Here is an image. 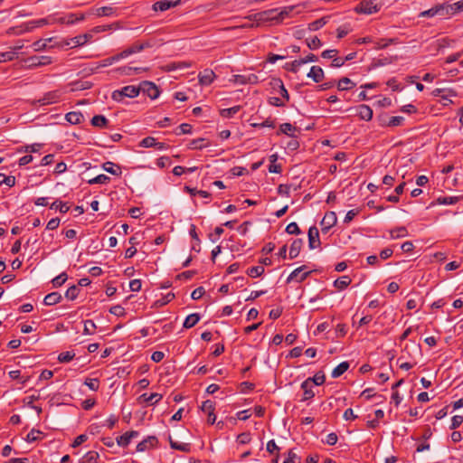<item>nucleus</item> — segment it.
Returning a JSON list of instances; mask_svg holds the SVG:
<instances>
[{
	"label": "nucleus",
	"instance_id": "obj_1",
	"mask_svg": "<svg viewBox=\"0 0 463 463\" xmlns=\"http://www.w3.org/2000/svg\"><path fill=\"white\" fill-rule=\"evenodd\" d=\"M139 94V86H125L121 90H117L112 92L111 98L115 101H121L125 97L135 98Z\"/></svg>",
	"mask_w": 463,
	"mask_h": 463
},
{
	"label": "nucleus",
	"instance_id": "obj_2",
	"mask_svg": "<svg viewBox=\"0 0 463 463\" xmlns=\"http://www.w3.org/2000/svg\"><path fill=\"white\" fill-rule=\"evenodd\" d=\"M154 46V43L151 40L144 41L141 43H135L128 48L122 51L120 53V57L122 59L128 57L129 55H132L137 52H140L145 49L151 48Z\"/></svg>",
	"mask_w": 463,
	"mask_h": 463
},
{
	"label": "nucleus",
	"instance_id": "obj_3",
	"mask_svg": "<svg viewBox=\"0 0 463 463\" xmlns=\"http://www.w3.org/2000/svg\"><path fill=\"white\" fill-rule=\"evenodd\" d=\"M143 92L151 99H156L160 95L158 87L152 81L144 80L139 84V93Z\"/></svg>",
	"mask_w": 463,
	"mask_h": 463
},
{
	"label": "nucleus",
	"instance_id": "obj_4",
	"mask_svg": "<svg viewBox=\"0 0 463 463\" xmlns=\"http://www.w3.org/2000/svg\"><path fill=\"white\" fill-rule=\"evenodd\" d=\"M379 10L380 7L373 0H362L354 8L356 13L364 14H375Z\"/></svg>",
	"mask_w": 463,
	"mask_h": 463
},
{
	"label": "nucleus",
	"instance_id": "obj_5",
	"mask_svg": "<svg viewBox=\"0 0 463 463\" xmlns=\"http://www.w3.org/2000/svg\"><path fill=\"white\" fill-rule=\"evenodd\" d=\"M24 62L26 67L35 68L50 64L52 62V59L48 56H32L26 59Z\"/></svg>",
	"mask_w": 463,
	"mask_h": 463
},
{
	"label": "nucleus",
	"instance_id": "obj_6",
	"mask_svg": "<svg viewBox=\"0 0 463 463\" xmlns=\"http://www.w3.org/2000/svg\"><path fill=\"white\" fill-rule=\"evenodd\" d=\"M337 217L335 212H327L321 221L322 232L326 233L328 231L335 225Z\"/></svg>",
	"mask_w": 463,
	"mask_h": 463
},
{
	"label": "nucleus",
	"instance_id": "obj_7",
	"mask_svg": "<svg viewBox=\"0 0 463 463\" xmlns=\"http://www.w3.org/2000/svg\"><path fill=\"white\" fill-rule=\"evenodd\" d=\"M308 247L310 250H315L320 247L321 241L319 238V232L316 226L308 229Z\"/></svg>",
	"mask_w": 463,
	"mask_h": 463
},
{
	"label": "nucleus",
	"instance_id": "obj_8",
	"mask_svg": "<svg viewBox=\"0 0 463 463\" xmlns=\"http://www.w3.org/2000/svg\"><path fill=\"white\" fill-rule=\"evenodd\" d=\"M269 85L272 90L279 91V93L285 99V101L289 100V94H288L287 89L285 88L283 81L280 79L273 78L270 80Z\"/></svg>",
	"mask_w": 463,
	"mask_h": 463
},
{
	"label": "nucleus",
	"instance_id": "obj_9",
	"mask_svg": "<svg viewBox=\"0 0 463 463\" xmlns=\"http://www.w3.org/2000/svg\"><path fill=\"white\" fill-rule=\"evenodd\" d=\"M305 269H306V266L303 265V266L298 267L296 269H294L288 276L287 282L289 283L294 279H296L298 282L304 281L311 273V271H307L300 275V272L303 271Z\"/></svg>",
	"mask_w": 463,
	"mask_h": 463
},
{
	"label": "nucleus",
	"instance_id": "obj_10",
	"mask_svg": "<svg viewBox=\"0 0 463 463\" xmlns=\"http://www.w3.org/2000/svg\"><path fill=\"white\" fill-rule=\"evenodd\" d=\"M60 99V94L57 90L49 91L43 95V98L39 99L37 102L40 106H45L56 103Z\"/></svg>",
	"mask_w": 463,
	"mask_h": 463
},
{
	"label": "nucleus",
	"instance_id": "obj_11",
	"mask_svg": "<svg viewBox=\"0 0 463 463\" xmlns=\"http://www.w3.org/2000/svg\"><path fill=\"white\" fill-rule=\"evenodd\" d=\"M158 439L156 436H149L137 446V450L139 452L146 451L151 448L156 447Z\"/></svg>",
	"mask_w": 463,
	"mask_h": 463
},
{
	"label": "nucleus",
	"instance_id": "obj_12",
	"mask_svg": "<svg viewBox=\"0 0 463 463\" xmlns=\"http://www.w3.org/2000/svg\"><path fill=\"white\" fill-rule=\"evenodd\" d=\"M198 78L200 84L208 86L213 81L215 73L211 69H205L199 73Z\"/></svg>",
	"mask_w": 463,
	"mask_h": 463
},
{
	"label": "nucleus",
	"instance_id": "obj_13",
	"mask_svg": "<svg viewBox=\"0 0 463 463\" xmlns=\"http://www.w3.org/2000/svg\"><path fill=\"white\" fill-rule=\"evenodd\" d=\"M307 77L312 79L316 83L321 82L325 77L324 71L319 66H312Z\"/></svg>",
	"mask_w": 463,
	"mask_h": 463
},
{
	"label": "nucleus",
	"instance_id": "obj_14",
	"mask_svg": "<svg viewBox=\"0 0 463 463\" xmlns=\"http://www.w3.org/2000/svg\"><path fill=\"white\" fill-rule=\"evenodd\" d=\"M437 5L438 15L440 17H448L455 14L452 4H439Z\"/></svg>",
	"mask_w": 463,
	"mask_h": 463
},
{
	"label": "nucleus",
	"instance_id": "obj_15",
	"mask_svg": "<svg viewBox=\"0 0 463 463\" xmlns=\"http://www.w3.org/2000/svg\"><path fill=\"white\" fill-rule=\"evenodd\" d=\"M356 110H357L358 116L361 119H364L366 121H369L372 119L373 110L368 105H364V104L359 105L356 108Z\"/></svg>",
	"mask_w": 463,
	"mask_h": 463
},
{
	"label": "nucleus",
	"instance_id": "obj_16",
	"mask_svg": "<svg viewBox=\"0 0 463 463\" xmlns=\"http://www.w3.org/2000/svg\"><path fill=\"white\" fill-rule=\"evenodd\" d=\"M302 245H303L302 239H296L293 241V242L290 245V249H289V259L293 260L299 255Z\"/></svg>",
	"mask_w": 463,
	"mask_h": 463
},
{
	"label": "nucleus",
	"instance_id": "obj_17",
	"mask_svg": "<svg viewBox=\"0 0 463 463\" xmlns=\"http://www.w3.org/2000/svg\"><path fill=\"white\" fill-rule=\"evenodd\" d=\"M444 92L445 90L443 89H435L434 90H432L431 94L434 97H440L444 101L443 105L448 106L449 104L452 103V100L449 99V96H454L455 94L451 90L448 91V94H444Z\"/></svg>",
	"mask_w": 463,
	"mask_h": 463
},
{
	"label": "nucleus",
	"instance_id": "obj_18",
	"mask_svg": "<svg viewBox=\"0 0 463 463\" xmlns=\"http://www.w3.org/2000/svg\"><path fill=\"white\" fill-rule=\"evenodd\" d=\"M178 3H179V0L176 2H172V1H168V0L159 1V2H156L154 4L153 8L156 11L159 10V11L164 12V11L170 9L171 7L177 5Z\"/></svg>",
	"mask_w": 463,
	"mask_h": 463
},
{
	"label": "nucleus",
	"instance_id": "obj_19",
	"mask_svg": "<svg viewBox=\"0 0 463 463\" xmlns=\"http://www.w3.org/2000/svg\"><path fill=\"white\" fill-rule=\"evenodd\" d=\"M313 384L309 382L304 381L301 383V389L304 391V395L302 398V402L312 399L315 396V392L312 390Z\"/></svg>",
	"mask_w": 463,
	"mask_h": 463
},
{
	"label": "nucleus",
	"instance_id": "obj_20",
	"mask_svg": "<svg viewBox=\"0 0 463 463\" xmlns=\"http://www.w3.org/2000/svg\"><path fill=\"white\" fill-rule=\"evenodd\" d=\"M102 168L113 175H120L122 174V171H121V167L116 164H114L113 162H110V161H108V162H105L103 165H102Z\"/></svg>",
	"mask_w": 463,
	"mask_h": 463
},
{
	"label": "nucleus",
	"instance_id": "obj_21",
	"mask_svg": "<svg viewBox=\"0 0 463 463\" xmlns=\"http://www.w3.org/2000/svg\"><path fill=\"white\" fill-rule=\"evenodd\" d=\"M201 319V316L198 313H193L186 317L184 321V328L189 329L194 327Z\"/></svg>",
	"mask_w": 463,
	"mask_h": 463
},
{
	"label": "nucleus",
	"instance_id": "obj_22",
	"mask_svg": "<svg viewBox=\"0 0 463 463\" xmlns=\"http://www.w3.org/2000/svg\"><path fill=\"white\" fill-rule=\"evenodd\" d=\"M147 69L140 68V67H130V66H123L117 69V71H118L122 75H133V73H139L141 71H146Z\"/></svg>",
	"mask_w": 463,
	"mask_h": 463
},
{
	"label": "nucleus",
	"instance_id": "obj_23",
	"mask_svg": "<svg viewBox=\"0 0 463 463\" xmlns=\"http://www.w3.org/2000/svg\"><path fill=\"white\" fill-rule=\"evenodd\" d=\"M278 12V9L275 8V9H269V10H267V11H263L261 13H259L258 14V16H259V20L260 21H270V22H275V18H276V14Z\"/></svg>",
	"mask_w": 463,
	"mask_h": 463
},
{
	"label": "nucleus",
	"instance_id": "obj_24",
	"mask_svg": "<svg viewBox=\"0 0 463 463\" xmlns=\"http://www.w3.org/2000/svg\"><path fill=\"white\" fill-rule=\"evenodd\" d=\"M61 300V295L59 292H52L45 296L43 302L46 306H52Z\"/></svg>",
	"mask_w": 463,
	"mask_h": 463
},
{
	"label": "nucleus",
	"instance_id": "obj_25",
	"mask_svg": "<svg viewBox=\"0 0 463 463\" xmlns=\"http://www.w3.org/2000/svg\"><path fill=\"white\" fill-rule=\"evenodd\" d=\"M65 118L71 124H80L83 120V115L78 111H71L65 115Z\"/></svg>",
	"mask_w": 463,
	"mask_h": 463
},
{
	"label": "nucleus",
	"instance_id": "obj_26",
	"mask_svg": "<svg viewBox=\"0 0 463 463\" xmlns=\"http://www.w3.org/2000/svg\"><path fill=\"white\" fill-rule=\"evenodd\" d=\"M295 5L286 6L281 11L277 12L275 23L279 24L281 23L286 17H288L290 13L294 10Z\"/></svg>",
	"mask_w": 463,
	"mask_h": 463
},
{
	"label": "nucleus",
	"instance_id": "obj_27",
	"mask_svg": "<svg viewBox=\"0 0 463 463\" xmlns=\"http://www.w3.org/2000/svg\"><path fill=\"white\" fill-rule=\"evenodd\" d=\"M162 397H163L162 394H159L156 392L151 393L149 395L147 393H143L140 396V399H142L147 404L153 405V404L158 402L162 399Z\"/></svg>",
	"mask_w": 463,
	"mask_h": 463
},
{
	"label": "nucleus",
	"instance_id": "obj_28",
	"mask_svg": "<svg viewBox=\"0 0 463 463\" xmlns=\"http://www.w3.org/2000/svg\"><path fill=\"white\" fill-rule=\"evenodd\" d=\"M91 125L97 128H107L109 120L103 115H96L91 118Z\"/></svg>",
	"mask_w": 463,
	"mask_h": 463
},
{
	"label": "nucleus",
	"instance_id": "obj_29",
	"mask_svg": "<svg viewBox=\"0 0 463 463\" xmlns=\"http://www.w3.org/2000/svg\"><path fill=\"white\" fill-rule=\"evenodd\" d=\"M349 368V363L348 362H342L339 364L333 371H332V377L333 378H338L343 373H345Z\"/></svg>",
	"mask_w": 463,
	"mask_h": 463
},
{
	"label": "nucleus",
	"instance_id": "obj_30",
	"mask_svg": "<svg viewBox=\"0 0 463 463\" xmlns=\"http://www.w3.org/2000/svg\"><path fill=\"white\" fill-rule=\"evenodd\" d=\"M351 281L352 280L349 276H343L335 280L334 286L338 289L343 290L350 285Z\"/></svg>",
	"mask_w": 463,
	"mask_h": 463
},
{
	"label": "nucleus",
	"instance_id": "obj_31",
	"mask_svg": "<svg viewBox=\"0 0 463 463\" xmlns=\"http://www.w3.org/2000/svg\"><path fill=\"white\" fill-rule=\"evenodd\" d=\"M169 442L170 446L174 449H177L183 452H190L191 450V445L189 443H179L176 441H174L171 437H169Z\"/></svg>",
	"mask_w": 463,
	"mask_h": 463
},
{
	"label": "nucleus",
	"instance_id": "obj_32",
	"mask_svg": "<svg viewBox=\"0 0 463 463\" xmlns=\"http://www.w3.org/2000/svg\"><path fill=\"white\" fill-rule=\"evenodd\" d=\"M315 385H322L326 381V376L323 372H317L313 377H309L306 380Z\"/></svg>",
	"mask_w": 463,
	"mask_h": 463
},
{
	"label": "nucleus",
	"instance_id": "obj_33",
	"mask_svg": "<svg viewBox=\"0 0 463 463\" xmlns=\"http://www.w3.org/2000/svg\"><path fill=\"white\" fill-rule=\"evenodd\" d=\"M354 86H355V83L352 82V80L347 77H344V78L340 79L337 83V88L339 90H349Z\"/></svg>",
	"mask_w": 463,
	"mask_h": 463
},
{
	"label": "nucleus",
	"instance_id": "obj_34",
	"mask_svg": "<svg viewBox=\"0 0 463 463\" xmlns=\"http://www.w3.org/2000/svg\"><path fill=\"white\" fill-rule=\"evenodd\" d=\"M43 435V433L41 430L32 429L30 432L27 434L25 440L27 442H34L41 439Z\"/></svg>",
	"mask_w": 463,
	"mask_h": 463
},
{
	"label": "nucleus",
	"instance_id": "obj_35",
	"mask_svg": "<svg viewBox=\"0 0 463 463\" xmlns=\"http://www.w3.org/2000/svg\"><path fill=\"white\" fill-rule=\"evenodd\" d=\"M392 239H398L407 236V229L404 226L397 227L390 231Z\"/></svg>",
	"mask_w": 463,
	"mask_h": 463
},
{
	"label": "nucleus",
	"instance_id": "obj_36",
	"mask_svg": "<svg viewBox=\"0 0 463 463\" xmlns=\"http://www.w3.org/2000/svg\"><path fill=\"white\" fill-rule=\"evenodd\" d=\"M328 20V17H322L320 19H317L308 24V29L310 31H317L320 28H322L324 25L326 24Z\"/></svg>",
	"mask_w": 463,
	"mask_h": 463
},
{
	"label": "nucleus",
	"instance_id": "obj_37",
	"mask_svg": "<svg viewBox=\"0 0 463 463\" xmlns=\"http://www.w3.org/2000/svg\"><path fill=\"white\" fill-rule=\"evenodd\" d=\"M264 271H265L264 267L260 265V266H254V267L248 269L247 274L251 278H258V277L261 276L264 273Z\"/></svg>",
	"mask_w": 463,
	"mask_h": 463
},
{
	"label": "nucleus",
	"instance_id": "obj_38",
	"mask_svg": "<svg viewBox=\"0 0 463 463\" xmlns=\"http://www.w3.org/2000/svg\"><path fill=\"white\" fill-rule=\"evenodd\" d=\"M459 200L457 196H441L437 198L436 203L438 204H454Z\"/></svg>",
	"mask_w": 463,
	"mask_h": 463
},
{
	"label": "nucleus",
	"instance_id": "obj_39",
	"mask_svg": "<svg viewBox=\"0 0 463 463\" xmlns=\"http://www.w3.org/2000/svg\"><path fill=\"white\" fill-rule=\"evenodd\" d=\"M99 458V455L98 452L89 451L84 455V457L82 458V460H83L82 463H91V462L98 463Z\"/></svg>",
	"mask_w": 463,
	"mask_h": 463
},
{
	"label": "nucleus",
	"instance_id": "obj_40",
	"mask_svg": "<svg viewBox=\"0 0 463 463\" xmlns=\"http://www.w3.org/2000/svg\"><path fill=\"white\" fill-rule=\"evenodd\" d=\"M204 138H197L194 139L189 144V148L191 149H203L206 146H208V143L204 142Z\"/></svg>",
	"mask_w": 463,
	"mask_h": 463
},
{
	"label": "nucleus",
	"instance_id": "obj_41",
	"mask_svg": "<svg viewBox=\"0 0 463 463\" xmlns=\"http://www.w3.org/2000/svg\"><path fill=\"white\" fill-rule=\"evenodd\" d=\"M121 59L122 58L120 57V53H118L116 55H113L111 57L106 58L103 61H101L99 62V64L98 65V67L99 68V67L109 66V65L113 64L114 62L118 61Z\"/></svg>",
	"mask_w": 463,
	"mask_h": 463
},
{
	"label": "nucleus",
	"instance_id": "obj_42",
	"mask_svg": "<svg viewBox=\"0 0 463 463\" xmlns=\"http://www.w3.org/2000/svg\"><path fill=\"white\" fill-rule=\"evenodd\" d=\"M115 13V8L112 6H102L97 9L96 14L98 16H110Z\"/></svg>",
	"mask_w": 463,
	"mask_h": 463
},
{
	"label": "nucleus",
	"instance_id": "obj_43",
	"mask_svg": "<svg viewBox=\"0 0 463 463\" xmlns=\"http://www.w3.org/2000/svg\"><path fill=\"white\" fill-rule=\"evenodd\" d=\"M51 208L52 209H57L59 210L61 213H65L69 211L70 207L63 202L60 201V200H56L54 201L52 204H51Z\"/></svg>",
	"mask_w": 463,
	"mask_h": 463
},
{
	"label": "nucleus",
	"instance_id": "obj_44",
	"mask_svg": "<svg viewBox=\"0 0 463 463\" xmlns=\"http://www.w3.org/2000/svg\"><path fill=\"white\" fill-rule=\"evenodd\" d=\"M79 292L80 288L78 286L73 285L67 289L65 297L70 300H74L78 297Z\"/></svg>",
	"mask_w": 463,
	"mask_h": 463
},
{
	"label": "nucleus",
	"instance_id": "obj_45",
	"mask_svg": "<svg viewBox=\"0 0 463 463\" xmlns=\"http://www.w3.org/2000/svg\"><path fill=\"white\" fill-rule=\"evenodd\" d=\"M241 107L240 106H234L229 109H223L221 110V115L223 118H232L233 115H235L239 110Z\"/></svg>",
	"mask_w": 463,
	"mask_h": 463
},
{
	"label": "nucleus",
	"instance_id": "obj_46",
	"mask_svg": "<svg viewBox=\"0 0 463 463\" xmlns=\"http://www.w3.org/2000/svg\"><path fill=\"white\" fill-rule=\"evenodd\" d=\"M301 65H302V62H300V59H298V60H295L291 62L286 63L285 69L293 73H297L299 66H301Z\"/></svg>",
	"mask_w": 463,
	"mask_h": 463
},
{
	"label": "nucleus",
	"instance_id": "obj_47",
	"mask_svg": "<svg viewBox=\"0 0 463 463\" xmlns=\"http://www.w3.org/2000/svg\"><path fill=\"white\" fill-rule=\"evenodd\" d=\"M109 180H110V178H109L108 175L101 174V175H97L96 177H94V178H92V179L89 180V182H88V183H89L90 184H107V183H109Z\"/></svg>",
	"mask_w": 463,
	"mask_h": 463
},
{
	"label": "nucleus",
	"instance_id": "obj_48",
	"mask_svg": "<svg viewBox=\"0 0 463 463\" xmlns=\"http://www.w3.org/2000/svg\"><path fill=\"white\" fill-rule=\"evenodd\" d=\"M68 279V276L65 272L60 274L59 276L55 277L52 280V283L53 285L54 288H58V287H61L62 284L65 283V281L67 280Z\"/></svg>",
	"mask_w": 463,
	"mask_h": 463
},
{
	"label": "nucleus",
	"instance_id": "obj_49",
	"mask_svg": "<svg viewBox=\"0 0 463 463\" xmlns=\"http://www.w3.org/2000/svg\"><path fill=\"white\" fill-rule=\"evenodd\" d=\"M96 329V325L92 320H86L84 322L83 333L85 335H93Z\"/></svg>",
	"mask_w": 463,
	"mask_h": 463
},
{
	"label": "nucleus",
	"instance_id": "obj_50",
	"mask_svg": "<svg viewBox=\"0 0 463 463\" xmlns=\"http://www.w3.org/2000/svg\"><path fill=\"white\" fill-rule=\"evenodd\" d=\"M75 356V354L73 352H70V351H67V352H63V353H61L58 356V361L60 363H68L70 361H71Z\"/></svg>",
	"mask_w": 463,
	"mask_h": 463
},
{
	"label": "nucleus",
	"instance_id": "obj_51",
	"mask_svg": "<svg viewBox=\"0 0 463 463\" xmlns=\"http://www.w3.org/2000/svg\"><path fill=\"white\" fill-rule=\"evenodd\" d=\"M155 146H156V140L153 137H146L140 142L142 147H155Z\"/></svg>",
	"mask_w": 463,
	"mask_h": 463
},
{
	"label": "nucleus",
	"instance_id": "obj_52",
	"mask_svg": "<svg viewBox=\"0 0 463 463\" xmlns=\"http://www.w3.org/2000/svg\"><path fill=\"white\" fill-rule=\"evenodd\" d=\"M174 298H175V294L172 292H169L161 299L156 300V304L158 307H163V306L166 305L167 303H169L170 301H172Z\"/></svg>",
	"mask_w": 463,
	"mask_h": 463
},
{
	"label": "nucleus",
	"instance_id": "obj_53",
	"mask_svg": "<svg viewBox=\"0 0 463 463\" xmlns=\"http://www.w3.org/2000/svg\"><path fill=\"white\" fill-rule=\"evenodd\" d=\"M15 57H16L15 52L9 51V52H1L0 53V62L12 61Z\"/></svg>",
	"mask_w": 463,
	"mask_h": 463
},
{
	"label": "nucleus",
	"instance_id": "obj_54",
	"mask_svg": "<svg viewBox=\"0 0 463 463\" xmlns=\"http://www.w3.org/2000/svg\"><path fill=\"white\" fill-rule=\"evenodd\" d=\"M307 44L309 49L316 50L322 45V43L318 37L315 36L310 40H307Z\"/></svg>",
	"mask_w": 463,
	"mask_h": 463
},
{
	"label": "nucleus",
	"instance_id": "obj_55",
	"mask_svg": "<svg viewBox=\"0 0 463 463\" xmlns=\"http://www.w3.org/2000/svg\"><path fill=\"white\" fill-rule=\"evenodd\" d=\"M286 232L288 234H299L301 232L298 225L296 222H290L286 227Z\"/></svg>",
	"mask_w": 463,
	"mask_h": 463
},
{
	"label": "nucleus",
	"instance_id": "obj_56",
	"mask_svg": "<svg viewBox=\"0 0 463 463\" xmlns=\"http://www.w3.org/2000/svg\"><path fill=\"white\" fill-rule=\"evenodd\" d=\"M214 403L210 400H206L205 402H203L201 406V410L207 413L214 412Z\"/></svg>",
	"mask_w": 463,
	"mask_h": 463
},
{
	"label": "nucleus",
	"instance_id": "obj_57",
	"mask_svg": "<svg viewBox=\"0 0 463 463\" xmlns=\"http://www.w3.org/2000/svg\"><path fill=\"white\" fill-rule=\"evenodd\" d=\"M293 130H296V128L293 127L290 123H283L279 127L280 133H283V134H286L288 136H292V134L290 132Z\"/></svg>",
	"mask_w": 463,
	"mask_h": 463
},
{
	"label": "nucleus",
	"instance_id": "obj_58",
	"mask_svg": "<svg viewBox=\"0 0 463 463\" xmlns=\"http://www.w3.org/2000/svg\"><path fill=\"white\" fill-rule=\"evenodd\" d=\"M130 439L127 432L117 438V443L120 447H127L130 443Z\"/></svg>",
	"mask_w": 463,
	"mask_h": 463
},
{
	"label": "nucleus",
	"instance_id": "obj_59",
	"mask_svg": "<svg viewBox=\"0 0 463 463\" xmlns=\"http://www.w3.org/2000/svg\"><path fill=\"white\" fill-rule=\"evenodd\" d=\"M84 384L87 385L90 390L97 391L99 387V383L98 379H86Z\"/></svg>",
	"mask_w": 463,
	"mask_h": 463
},
{
	"label": "nucleus",
	"instance_id": "obj_60",
	"mask_svg": "<svg viewBox=\"0 0 463 463\" xmlns=\"http://www.w3.org/2000/svg\"><path fill=\"white\" fill-rule=\"evenodd\" d=\"M205 293V290H204V288L203 287H198L196 288L191 294V298L194 299V300H198L200 299Z\"/></svg>",
	"mask_w": 463,
	"mask_h": 463
},
{
	"label": "nucleus",
	"instance_id": "obj_61",
	"mask_svg": "<svg viewBox=\"0 0 463 463\" xmlns=\"http://www.w3.org/2000/svg\"><path fill=\"white\" fill-rule=\"evenodd\" d=\"M296 460H298V462L299 463L300 458H298L297 454L292 449H290L288 453V458H285L283 463H296Z\"/></svg>",
	"mask_w": 463,
	"mask_h": 463
},
{
	"label": "nucleus",
	"instance_id": "obj_62",
	"mask_svg": "<svg viewBox=\"0 0 463 463\" xmlns=\"http://www.w3.org/2000/svg\"><path fill=\"white\" fill-rule=\"evenodd\" d=\"M463 422V416L461 415H455L452 420H451V425H450V429L451 430H456L457 428H458Z\"/></svg>",
	"mask_w": 463,
	"mask_h": 463
},
{
	"label": "nucleus",
	"instance_id": "obj_63",
	"mask_svg": "<svg viewBox=\"0 0 463 463\" xmlns=\"http://www.w3.org/2000/svg\"><path fill=\"white\" fill-rule=\"evenodd\" d=\"M109 313L118 317H121L125 315V309L120 305H116L110 307Z\"/></svg>",
	"mask_w": 463,
	"mask_h": 463
},
{
	"label": "nucleus",
	"instance_id": "obj_64",
	"mask_svg": "<svg viewBox=\"0 0 463 463\" xmlns=\"http://www.w3.org/2000/svg\"><path fill=\"white\" fill-rule=\"evenodd\" d=\"M403 120H404L403 117H401V116H394V117H392V118L389 119L388 126H389V127H397V126H400V125L403 122Z\"/></svg>",
	"mask_w": 463,
	"mask_h": 463
}]
</instances>
